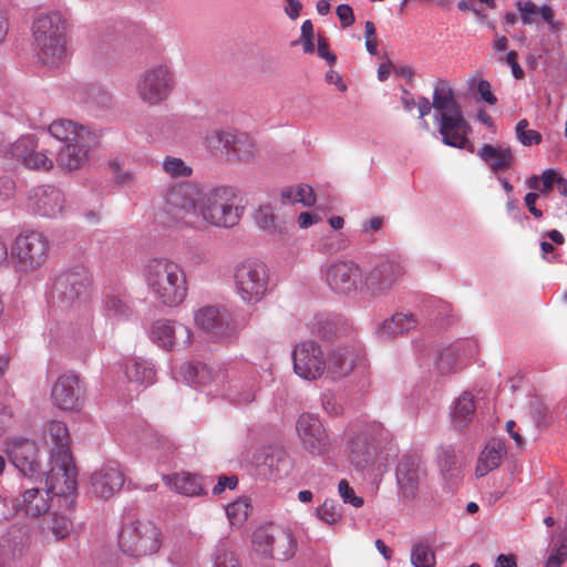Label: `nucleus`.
Here are the masks:
<instances>
[{
	"label": "nucleus",
	"mask_w": 567,
	"mask_h": 567,
	"mask_svg": "<svg viewBox=\"0 0 567 567\" xmlns=\"http://www.w3.org/2000/svg\"><path fill=\"white\" fill-rule=\"evenodd\" d=\"M293 203H301L303 206L311 207L316 204V194L311 186L300 184L295 193Z\"/></svg>",
	"instance_id": "obj_57"
},
{
	"label": "nucleus",
	"mask_w": 567,
	"mask_h": 567,
	"mask_svg": "<svg viewBox=\"0 0 567 567\" xmlns=\"http://www.w3.org/2000/svg\"><path fill=\"white\" fill-rule=\"evenodd\" d=\"M32 209L43 217H55L63 209V195L54 186H41L33 190Z\"/></svg>",
	"instance_id": "obj_24"
},
{
	"label": "nucleus",
	"mask_w": 567,
	"mask_h": 567,
	"mask_svg": "<svg viewBox=\"0 0 567 567\" xmlns=\"http://www.w3.org/2000/svg\"><path fill=\"white\" fill-rule=\"evenodd\" d=\"M432 105L435 111L434 114H441L460 104L454 97L453 90L444 81H440L434 89Z\"/></svg>",
	"instance_id": "obj_41"
},
{
	"label": "nucleus",
	"mask_w": 567,
	"mask_h": 567,
	"mask_svg": "<svg viewBox=\"0 0 567 567\" xmlns=\"http://www.w3.org/2000/svg\"><path fill=\"white\" fill-rule=\"evenodd\" d=\"M566 559L567 551L554 544L553 550L546 559L544 567H561Z\"/></svg>",
	"instance_id": "obj_63"
},
{
	"label": "nucleus",
	"mask_w": 567,
	"mask_h": 567,
	"mask_svg": "<svg viewBox=\"0 0 567 567\" xmlns=\"http://www.w3.org/2000/svg\"><path fill=\"white\" fill-rule=\"evenodd\" d=\"M476 412L474 396L465 391L457 398L451 410V422L455 430L463 431L472 421Z\"/></svg>",
	"instance_id": "obj_31"
},
{
	"label": "nucleus",
	"mask_w": 567,
	"mask_h": 567,
	"mask_svg": "<svg viewBox=\"0 0 567 567\" xmlns=\"http://www.w3.org/2000/svg\"><path fill=\"white\" fill-rule=\"evenodd\" d=\"M276 529L272 524L261 525L257 527L251 536L254 548L257 553L264 557H270L274 555V547L276 543Z\"/></svg>",
	"instance_id": "obj_37"
},
{
	"label": "nucleus",
	"mask_w": 567,
	"mask_h": 567,
	"mask_svg": "<svg viewBox=\"0 0 567 567\" xmlns=\"http://www.w3.org/2000/svg\"><path fill=\"white\" fill-rule=\"evenodd\" d=\"M104 307L109 316L126 318L130 315V307L120 297L107 295L104 299Z\"/></svg>",
	"instance_id": "obj_53"
},
{
	"label": "nucleus",
	"mask_w": 567,
	"mask_h": 567,
	"mask_svg": "<svg viewBox=\"0 0 567 567\" xmlns=\"http://www.w3.org/2000/svg\"><path fill=\"white\" fill-rule=\"evenodd\" d=\"M60 477L61 476H58V480H55V488H54V492H52V493H47V489L50 486H45L44 482H42L43 483L42 487H33V488L27 489L22 494L21 502L16 499L17 513L19 511H23L27 516L37 518V517L49 512L50 501H52V498L54 496L59 497L60 502L63 501L65 503L64 506L68 509H73L75 506L76 491L72 492V493L69 492V489L66 488V485L64 483H63L62 487L58 488V483L60 482Z\"/></svg>",
	"instance_id": "obj_9"
},
{
	"label": "nucleus",
	"mask_w": 567,
	"mask_h": 567,
	"mask_svg": "<svg viewBox=\"0 0 567 567\" xmlns=\"http://www.w3.org/2000/svg\"><path fill=\"white\" fill-rule=\"evenodd\" d=\"M210 560L213 567H241L238 554L228 538L218 540L212 550Z\"/></svg>",
	"instance_id": "obj_34"
},
{
	"label": "nucleus",
	"mask_w": 567,
	"mask_h": 567,
	"mask_svg": "<svg viewBox=\"0 0 567 567\" xmlns=\"http://www.w3.org/2000/svg\"><path fill=\"white\" fill-rule=\"evenodd\" d=\"M173 84V73H145L137 91L144 101L156 104L168 95Z\"/></svg>",
	"instance_id": "obj_23"
},
{
	"label": "nucleus",
	"mask_w": 567,
	"mask_h": 567,
	"mask_svg": "<svg viewBox=\"0 0 567 567\" xmlns=\"http://www.w3.org/2000/svg\"><path fill=\"white\" fill-rule=\"evenodd\" d=\"M518 11L520 13V19L524 24H533L536 22V17L538 14L537 6L532 1H526L524 3H517Z\"/></svg>",
	"instance_id": "obj_59"
},
{
	"label": "nucleus",
	"mask_w": 567,
	"mask_h": 567,
	"mask_svg": "<svg viewBox=\"0 0 567 567\" xmlns=\"http://www.w3.org/2000/svg\"><path fill=\"white\" fill-rule=\"evenodd\" d=\"M276 219L277 217L271 205H261L255 215V220L261 229L270 234L281 235L284 227L277 225Z\"/></svg>",
	"instance_id": "obj_45"
},
{
	"label": "nucleus",
	"mask_w": 567,
	"mask_h": 567,
	"mask_svg": "<svg viewBox=\"0 0 567 567\" xmlns=\"http://www.w3.org/2000/svg\"><path fill=\"white\" fill-rule=\"evenodd\" d=\"M427 313H429V321L437 323L440 328L444 326L443 322H437L440 319H443V315L447 311L449 306L441 301V300H434L429 301V303L425 306Z\"/></svg>",
	"instance_id": "obj_56"
},
{
	"label": "nucleus",
	"mask_w": 567,
	"mask_h": 567,
	"mask_svg": "<svg viewBox=\"0 0 567 567\" xmlns=\"http://www.w3.org/2000/svg\"><path fill=\"white\" fill-rule=\"evenodd\" d=\"M339 494L344 503H349L357 508L364 504L363 498L355 495L354 489L350 486L347 480H341L339 482Z\"/></svg>",
	"instance_id": "obj_55"
},
{
	"label": "nucleus",
	"mask_w": 567,
	"mask_h": 567,
	"mask_svg": "<svg viewBox=\"0 0 567 567\" xmlns=\"http://www.w3.org/2000/svg\"><path fill=\"white\" fill-rule=\"evenodd\" d=\"M30 545V534L27 526L12 525L1 537L0 555L6 559H17L22 557Z\"/></svg>",
	"instance_id": "obj_25"
},
{
	"label": "nucleus",
	"mask_w": 567,
	"mask_h": 567,
	"mask_svg": "<svg viewBox=\"0 0 567 567\" xmlns=\"http://www.w3.org/2000/svg\"><path fill=\"white\" fill-rule=\"evenodd\" d=\"M296 551L297 540L291 530L284 528L276 529V543L271 558L288 560L295 556Z\"/></svg>",
	"instance_id": "obj_39"
},
{
	"label": "nucleus",
	"mask_w": 567,
	"mask_h": 567,
	"mask_svg": "<svg viewBox=\"0 0 567 567\" xmlns=\"http://www.w3.org/2000/svg\"><path fill=\"white\" fill-rule=\"evenodd\" d=\"M124 481V474L117 465L107 464L91 475V492L96 497L107 499L122 488Z\"/></svg>",
	"instance_id": "obj_21"
},
{
	"label": "nucleus",
	"mask_w": 567,
	"mask_h": 567,
	"mask_svg": "<svg viewBox=\"0 0 567 567\" xmlns=\"http://www.w3.org/2000/svg\"><path fill=\"white\" fill-rule=\"evenodd\" d=\"M125 375L130 382L151 385L155 381L156 372L151 362L132 358L125 362Z\"/></svg>",
	"instance_id": "obj_33"
},
{
	"label": "nucleus",
	"mask_w": 567,
	"mask_h": 567,
	"mask_svg": "<svg viewBox=\"0 0 567 567\" xmlns=\"http://www.w3.org/2000/svg\"><path fill=\"white\" fill-rule=\"evenodd\" d=\"M89 285L87 270L84 266L76 265L56 277L53 291L61 302L72 305L86 296Z\"/></svg>",
	"instance_id": "obj_12"
},
{
	"label": "nucleus",
	"mask_w": 567,
	"mask_h": 567,
	"mask_svg": "<svg viewBox=\"0 0 567 567\" xmlns=\"http://www.w3.org/2000/svg\"><path fill=\"white\" fill-rule=\"evenodd\" d=\"M49 243L37 231L19 235L11 248L14 268L20 272H31L41 267L48 256Z\"/></svg>",
	"instance_id": "obj_8"
},
{
	"label": "nucleus",
	"mask_w": 567,
	"mask_h": 567,
	"mask_svg": "<svg viewBox=\"0 0 567 567\" xmlns=\"http://www.w3.org/2000/svg\"><path fill=\"white\" fill-rule=\"evenodd\" d=\"M319 519L332 525L341 517L340 506L333 499H326L323 504L316 509Z\"/></svg>",
	"instance_id": "obj_51"
},
{
	"label": "nucleus",
	"mask_w": 567,
	"mask_h": 567,
	"mask_svg": "<svg viewBox=\"0 0 567 567\" xmlns=\"http://www.w3.org/2000/svg\"><path fill=\"white\" fill-rule=\"evenodd\" d=\"M203 190L193 182L176 184L166 193V203L172 212L184 214H197L198 204Z\"/></svg>",
	"instance_id": "obj_19"
},
{
	"label": "nucleus",
	"mask_w": 567,
	"mask_h": 567,
	"mask_svg": "<svg viewBox=\"0 0 567 567\" xmlns=\"http://www.w3.org/2000/svg\"><path fill=\"white\" fill-rule=\"evenodd\" d=\"M477 154L494 174L511 169L515 163V156L509 146H494L485 143L478 148Z\"/></svg>",
	"instance_id": "obj_27"
},
{
	"label": "nucleus",
	"mask_w": 567,
	"mask_h": 567,
	"mask_svg": "<svg viewBox=\"0 0 567 567\" xmlns=\"http://www.w3.org/2000/svg\"><path fill=\"white\" fill-rule=\"evenodd\" d=\"M347 326L340 319H327L319 322L318 333L326 341L340 338L347 331Z\"/></svg>",
	"instance_id": "obj_47"
},
{
	"label": "nucleus",
	"mask_w": 567,
	"mask_h": 567,
	"mask_svg": "<svg viewBox=\"0 0 567 567\" xmlns=\"http://www.w3.org/2000/svg\"><path fill=\"white\" fill-rule=\"evenodd\" d=\"M475 99L476 101H484L489 105L497 103V97L492 92L491 83L487 80H480L477 82Z\"/></svg>",
	"instance_id": "obj_58"
},
{
	"label": "nucleus",
	"mask_w": 567,
	"mask_h": 567,
	"mask_svg": "<svg viewBox=\"0 0 567 567\" xmlns=\"http://www.w3.org/2000/svg\"><path fill=\"white\" fill-rule=\"evenodd\" d=\"M176 328L169 320H156L152 324L151 339L158 347L171 351L176 340Z\"/></svg>",
	"instance_id": "obj_38"
},
{
	"label": "nucleus",
	"mask_w": 567,
	"mask_h": 567,
	"mask_svg": "<svg viewBox=\"0 0 567 567\" xmlns=\"http://www.w3.org/2000/svg\"><path fill=\"white\" fill-rule=\"evenodd\" d=\"M95 143L96 135L92 133L66 143L58 153V165L68 171L79 169L89 161V153Z\"/></svg>",
	"instance_id": "obj_20"
},
{
	"label": "nucleus",
	"mask_w": 567,
	"mask_h": 567,
	"mask_svg": "<svg viewBox=\"0 0 567 567\" xmlns=\"http://www.w3.org/2000/svg\"><path fill=\"white\" fill-rule=\"evenodd\" d=\"M234 278L241 299L248 303H256L267 291L268 267L259 260H245L235 268Z\"/></svg>",
	"instance_id": "obj_7"
},
{
	"label": "nucleus",
	"mask_w": 567,
	"mask_h": 567,
	"mask_svg": "<svg viewBox=\"0 0 567 567\" xmlns=\"http://www.w3.org/2000/svg\"><path fill=\"white\" fill-rule=\"evenodd\" d=\"M236 193L230 186H218L203 192L196 216L217 227L236 226L244 207L235 203Z\"/></svg>",
	"instance_id": "obj_4"
},
{
	"label": "nucleus",
	"mask_w": 567,
	"mask_h": 567,
	"mask_svg": "<svg viewBox=\"0 0 567 567\" xmlns=\"http://www.w3.org/2000/svg\"><path fill=\"white\" fill-rule=\"evenodd\" d=\"M506 454V446L503 440L493 437L485 445L477 460L475 474L483 477L491 471L497 468L503 456Z\"/></svg>",
	"instance_id": "obj_30"
},
{
	"label": "nucleus",
	"mask_w": 567,
	"mask_h": 567,
	"mask_svg": "<svg viewBox=\"0 0 567 567\" xmlns=\"http://www.w3.org/2000/svg\"><path fill=\"white\" fill-rule=\"evenodd\" d=\"M166 483L177 493L186 496L207 495L203 478L192 473L173 474L164 477Z\"/></svg>",
	"instance_id": "obj_32"
},
{
	"label": "nucleus",
	"mask_w": 567,
	"mask_h": 567,
	"mask_svg": "<svg viewBox=\"0 0 567 567\" xmlns=\"http://www.w3.org/2000/svg\"><path fill=\"white\" fill-rule=\"evenodd\" d=\"M353 367L352 359L344 352L334 350L329 354L326 369L331 379L337 380L348 375Z\"/></svg>",
	"instance_id": "obj_40"
},
{
	"label": "nucleus",
	"mask_w": 567,
	"mask_h": 567,
	"mask_svg": "<svg viewBox=\"0 0 567 567\" xmlns=\"http://www.w3.org/2000/svg\"><path fill=\"white\" fill-rule=\"evenodd\" d=\"M379 453L375 437L368 431L357 434L349 444V458L357 470L363 471L373 464Z\"/></svg>",
	"instance_id": "obj_22"
},
{
	"label": "nucleus",
	"mask_w": 567,
	"mask_h": 567,
	"mask_svg": "<svg viewBox=\"0 0 567 567\" xmlns=\"http://www.w3.org/2000/svg\"><path fill=\"white\" fill-rule=\"evenodd\" d=\"M7 454L14 467L24 477L35 482L45 483L50 486L47 493L54 492L55 480H58V466L43 465L40 457V449L34 440L27 437H13L7 441Z\"/></svg>",
	"instance_id": "obj_3"
},
{
	"label": "nucleus",
	"mask_w": 567,
	"mask_h": 567,
	"mask_svg": "<svg viewBox=\"0 0 567 567\" xmlns=\"http://www.w3.org/2000/svg\"><path fill=\"white\" fill-rule=\"evenodd\" d=\"M163 169L172 177H188L193 169L182 158L167 156L163 161Z\"/></svg>",
	"instance_id": "obj_49"
},
{
	"label": "nucleus",
	"mask_w": 567,
	"mask_h": 567,
	"mask_svg": "<svg viewBox=\"0 0 567 567\" xmlns=\"http://www.w3.org/2000/svg\"><path fill=\"white\" fill-rule=\"evenodd\" d=\"M145 280L155 298L163 305L176 307L187 295L186 277L183 269L165 258L148 260Z\"/></svg>",
	"instance_id": "obj_2"
},
{
	"label": "nucleus",
	"mask_w": 567,
	"mask_h": 567,
	"mask_svg": "<svg viewBox=\"0 0 567 567\" xmlns=\"http://www.w3.org/2000/svg\"><path fill=\"white\" fill-rule=\"evenodd\" d=\"M417 324V320L414 315L395 313L391 318L383 321L380 329V336L386 338H394L399 334H403L414 328Z\"/></svg>",
	"instance_id": "obj_36"
},
{
	"label": "nucleus",
	"mask_w": 567,
	"mask_h": 567,
	"mask_svg": "<svg viewBox=\"0 0 567 567\" xmlns=\"http://www.w3.org/2000/svg\"><path fill=\"white\" fill-rule=\"evenodd\" d=\"M463 117L461 105L441 114H434V118L440 124L439 132L442 135V142L445 145L461 150L467 148L470 152H473L474 145L471 141L458 133V126L462 124Z\"/></svg>",
	"instance_id": "obj_18"
},
{
	"label": "nucleus",
	"mask_w": 567,
	"mask_h": 567,
	"mask_svg": "<svg viewBox=\"0 0 567 567\" xmlns=\"http://www.w3.org/2000/svg\"><path fill=\"white\" fill-rule=\"evenodd\" d=\"M227 399L236 404H248L255 400V389L251 381L241 384L240 381H231L226 393Z\"/></svg>",
	"instance_id": "obj_42"
},
{
	"label": "nucleus",
	"mask_w": 567,
	"mask_h": 567,
	"mask_svg": "<svg viewBox=\"0 0 567 567\" xmlns=\"http://www.w3.org/2000/svg\"><path fill=\"white\" fill-rule=\"evenodd\" d=\"M411 563L414 567H435V553L426 543L414 544L411 548Z\"/></svg>",
	"instance_id": "obj_44"
},
{
	"label": "nucleus",
	"mask_w": 567,
	"mask_h": 567,
	"mask_svg": "<svg viewBox=\"0 0 567 567\" xmlns=\"http://www.w3.org/2000/svg\"><path fill=\"white\" fill-rule=\"evenodd\" d=\"M528 125H529V123L526 118H523L517 123L515 131H516L518 141L524 146H532V145L540 144L543 141L542 134L534 130H527Z\"/></svg>",
	"instance_id": "obj_48"
},
{
	"label": "nucleus",
	"mask_w": 567,
	"mask_h": 567,
	"mask_svg": "<svg viewBox=\"0 0 567 567\" xmlns=\"http://www.w3.org/2000/svg\"><path fill=\"white\" fill-rule=\"evenodd\" d=\"M50 528L58 539H63L72 532L73 523L68 516L54 512L52 514Z\"/></svg>",
	"instance_id": "obj_52"
},
{
	"label": "nucleus",
	"mask_w": 567,
	"mask_h": 567,
	"mask_svg": "<svg viewBox=\"0 0 567 567\" xmlns=\"http://www.w3.org/2000/svg\"><path fill=\"white\" fill-rule=\"evenodd\" d=\"M176 380H182L188 385L203 386L209 384L214 378V370L206 363L192 360L182 363L175 371Z\"/></svg>",
	"instance_id": "obj_28"
},
{
	"label": "nucleus",
	"mask_w": 567,
	"mask_h": 567,
	"mask_svg": "<svg viewBox=\"0 0 567 567\" xmlns=\"http://www.w3.org/2000/svg\"><path fill=\"white\" fill-rule=\"evenodd\" d=\"M292 363L295 373L306 380L320 378L326 369L323 351L312 340L302 341L295 347Z\"/></svg>",
	"instance_id": "obj_13"
},
{
	"label": "nucleus",
	"mask_w": 567,
	"mask_h": 567,
	"mask_svg": "<svg viewBox=\"0 0 567 567\" xmlns=\"http://www.w3.org/2000/svg\"><path fill=\"white\" fill-rule=\"evenodd\" d=\"M195 322L215 341L230 338L235 332L231 313L225 308L204 307L196 312Z\"/></svg>",
	"instance_id": "obj_16"
},
{
	"label": "nucleus",
	"mask_w": 567,
	"mask_h": 567,
	"mask_svg": "<svg viewBox=\"0 0 567 567\" xmlns=\"http://www.w3.org/2000/svg\"><path fill=\"white\" fill-rule=\"evenodd\" d=\"M16 193V182L11 176H0V202L8 200Z\"/></svg>",
	"instance_id": "obj_62"
},
{
	"label": "nucleus",
	"mask_w": 567,
	"mask_h": 567,
	"mask_svg": "<svg viewBox=\"0 0 567 567\" xmlns=\"http://www.w3.org/2000/svg\"><path fill=\"white\" fill-rule=\"evenodd\" d=\"M215 137L227 153H231L239 161H249L254 156L255 145L245 133L216 132Z\"/></svg>",
	"instance_id": "obj_29"
},
{
	"label": "nucleus",
	"mask_w": 567,
	"mask_h": 567,
	"mask_svg": "<svg viewBox=\"0 0 567 567\" xmlns=\"http://www.w3.org/2000/svg\"><path fill=\"white\" fill-rule=\"evenodd\" d=\"M85 398L84 383L74 372L61 374L51 389V400L62 411L79 412Z\"/></svg>",
	"instance_id": "obj_10"
},
{
	"label": "nucleus",
	"mask_w": 567,
	"mask_h": 567,
	"mask_svg": "<svg viewBox=\"0 0 567 567\" xmlns=\"http://www.w3.org/2000/svg\"><path fill=\"white\" fill-rule=\"evenodd\" d=\"M296 430L307 452L318 456L328 452L329 435L318 416L310 413L301 414L297 420Z\"/></svg>",
	"instance_id": "obj_14"
},
{
	"label": "nucleus",
	"mask_w": 567,
	"mask_h": 567,
	"mask_svg": "<svg viewBox=\"0 0 567 567\" xmlns=\"http://www.w3.org/2000/svg\"><path fill=\"white\" fill-rule=\"evenodd\" d=\"M402 274L400 264L388 257L378 258L362 279V288L372 295L389 290Z\"/></svg>",
	"instance_id": "obj_15"
},
{
	"label": "nucleus",
	"mask_w": 567,
	"mask_h": 567,
	"mask_svg": "<svg viewBox=\"0 0 567 567\" xmlns=\"http://www.w3.org/2000/svg\"><path fill=\"white\" fill-rule=\"evenodd\" d=\"M53 447L50 454L51 463L58 466V475L64 480L69 492L78 489V468L70 447V433L64 422L52 421L49 425Z\"/></svg>",
	"instance_id": "obj_6"
},
{
	"label": "nucleus",
	"mask_w": 567,
	"mask_h": 567,
	"mask_svg": "<svg viewBox=\"0 0 567 567\" xmlns=\"http://www.w3.org/2000/svg\"><path fill=\"white\" fill-rule=\"evenodd\" d=\"M558 172L554 168H547L542 174V185H540V193L542 194H549L554 185L556 184V178L558 177Z\"/></svg>",
	"instance_id": "obj_64"
},
{
	"label": "nucleus",
	"mask_w": 567,
	"mask_h": 567,
	"mask_svg": "<svg viewBox=\"0 0 567 567\" xmlns=\"http://www.w3.org/2000/svg\"><path fill=\"white\" fill-rule=\"evenodd\" d=\"M49 132L59 141L66 143L80 138V135L85 136L86 134H91L85 126L66 118L53 121L49 126Z\"/></svg>",
	"instance_id": "obj_35"
},
{
	"label": "nucleus",
	"mask_w": 567,
	"mask_h": 567,
	"mask_svg": "<svg viewBox=\"0 0 567 567\" xmlns=\"http://www.w3.org/2000/svg\"><path fill=\"white\" fill-rule=\"evenodd\" d=\"M68 20L60 11L38 14L31 27L35 56L41 66L61 69L70 59Z\"/></svg>",
	"instance_id": "obj_1"
},
{
	"label": "nucleus",
	"mask_w": 567,
	"mask_h": 567,
	"mask_svg": "<svg viewBox=\"0 0 567 567\" xmlns=\"http://www.w3.org/2000/svg\"><path fill=\"white\" fill-rule=\"evenodd\" d=\"M251 504L249 498H239L233 503H230L226 507L227 516L234 523L245 522L248 518L249 511L251 509Z\"/></svg>",
	"instance_id": "obj_50"
},
{
	"label": "nucleus",
	"mask_w": 567,
	"mask_h": 567,
	"mask_svg": "<svg viewBox=\"0 0 567 567\" xmlns=\"http://www.w3.org/2000/svg\"><path fill=\"white\" fill-rule=\"evenodd\" d=\"M37 138L34 135H25L20 137L18 141H16L9 151V155L11 158L16 159L17 162H21L24 164L27 158L31 155L33 152V147H37Z\"/></svg>",
	"instance_id": "obj_46"
},
{
	"label": "nucleus",
	"mask_w": 567,
	"mask_h": 567,
	"mask_svg": "<svg viewBox=\"0 0 567 567\" xmlns=\"http://www.w3.org/2000/svg\"><path fill=\"white\" fill-rule=\"evenodd\" d=\"M238 485V477L236 475H219L217 484L213 488L214 495H220L226 488L235 489Z\"/></svg>",
	"instance_id": "obj_61"
},
{
	"label": "nucleus",
	"mask_w": 567,
	"mask_h": 567,
	"mask_svg": "<svg viewBox=\"0 0 567 567\" xmlns=\"http://www.w3.org/2000/svg\"><path fill=\"white\" fill-rule=\"evenodd\" d=\"M425 472L421 468L420 457L416 455H403L396 465L395 476L399 493L403 498L412 499L417 495L419 485Z\"/></svg>",
	"instance_id": "obj_17"
},
{
	"label": "nucleus",
	"mask_w": 567,
	"mask_h": 567,
	"mask_svg": "<svg viewBox=\"0 0 567 567\" xmlns=\"http://www.w3.org/2000/svg\"><path fill=\"white\" fill-rule=\"evenodd\" d=\"M460 350L456 346L450 344L441 350L435 362V370L440 375H447L456 372V363Z\"/></svg>",
	"instance_id": "obj_43"
},
{
	"label": "nucleus",
	"mask_w": 567,
	"mask_h": 567,
	"mask_svg": "<svg viewBox=\"0 0 567 567\" xmlns=\"http://www.w3.org/2000/svg\"><path fill=\"white\" fill-rule=\"evenodd\" d=\"M255 460L259 465L268 468L265 475L274 478H281L290 470V458L286 451L278 446H267L255 454Z\"/></svg>",
	"instance_id": "obj_26"
},
{
	"label": "nucleus",
	"mask_w": 567,
	"mask_h": 567,
	"mask_svg": "<svg viewBox=\"0 0 567 567\" xmlns=\"http://www.w3.org/2000/svg\"><path fill=\"white\" fill-rule=\"evenodd\" d=\"M327 285L339 295H350L362 287L363 271L353 260L336 261L323 270Z\"/></svg>",
	"instance_id": "obj_11"
},
{
	"label": "nucleus",
	"mask_w": 567,
	"mask_h": 567,
	"mask_svg": "<svg viewBox=\"0 0 567 567\" xmlns=\"http://www.w3.org/2000/svg\"><path fill=\"white\" fill-rule=\"evenodd\" d=\"M162 542L161 529L151 520H131L123 524L118 534L121 551L135 559L156 554Z\"/></svg>",
	"instance_id": "obj_5"
},
{
	"label": "nucleus",
	"mask_w": 567,
	"mask_h": 567,
	"mask_svg": "<svg viewBox=\"0 0 567 567\" xmlns=\"http://www.w3.org/2000/svg\"><path fill=\"white\" fill-rule=\"evenodd\" d=\"M27 168L30 169H43L50 171L53 167L52 161L43 152H38L37 147H33V152L27 158L23 164Z\"/></svg>",
	"instance_id": "obj_54"
},
{
	"label": "nucleus",
	"mask_w": 567,
	"mask_h": 567,
	"mask_svg": "<svg viewBox=\"0 0 567 567\" xmlns=\"http://www.w3.org/2000/svg\"><path fill=\"white\" fill-rule=\"evenodd\" d=\"M532 414L537 426H547L549 424V411L544 403H534L532 405Z\"/></svg>",
	"instance_id": "obj_60"
}]
</instances>
